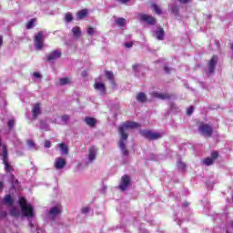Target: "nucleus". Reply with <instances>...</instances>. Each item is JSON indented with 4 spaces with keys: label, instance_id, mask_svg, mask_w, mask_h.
<instances>
[{
    "label": "nucleus",
    "instance_id": "obj_1",
    "mask_svg": "<svg viewBox=\"0 0 233 233\" xmlns=\"http://www.w3.org/2000/svg\"><path fill=\"white\" fill-rule=\"evenodd\" d=\"M141 127V124L137 122H132V121H126L124 124L120 127H118V132L120 134L121 140L118 143V147L123 154V156H128L129 151L127 149V145H125L124 141H127L128 139V133L127 131L131 128H139Z\"/></svg>",
    "mask_w": 233,
    "mask_h": 233
},
{
    "label": "nucleus",
    "instance_id": "obj_2",
    "mask_svg": "<svg viewBox=\"0 0 233 233\" xmlns=\"http://www.w3.org/2000/svg\"><path fill=\"white\" fill-rule=\"evenodd\" d=\"M22 212L25 218H34V208L26 204V198L21 197L18 200Z\"/></svg>",
    "mask_w": 233,
    "mask_h": 233
},
{
    "label": "nucleus",
    "instance_id": "obj_3",
    "mask_svg": "<svg viewBox=\"0 0 233 233\" xmlns=\"http://www.w3.org/2000/svg\"><path fill=\"white\" fill-rule=\"evenodd\" d=\"M198 134L200 136H204L205 137H211L212 134H214V128L210 124H205V122H201L198 127Z\"/></svg>",
    "mask_w": 233,
    "mask_h": 233
},
{
    "label": "nucleus",
    "instance_id": "obj_4",
    "mask_svg": "<svg viewBox=\"0 0 233 233\" xmlns=\"http://www.w3.org/2000/svg\"><path fill=\"white\" fill-rule=\"evenodd\" d=\"M35 46L36 50H43L45 46V35H43V31H40L35 36Z\"/></svg>",
    "mask_w": 233,
    "mask_h": 233
},
{
    "label": "nucleus",
    "instance_id": "obj_5",
    "mask_svg": "<svg viewBox=\"0 0 233 233\" xmlns=\"http://www.w3.org/2000/svg\"><path fill=\"white\" fill-rule=\"evenodd\" d=\"M151 96L154 99H161L162 101H170L174 97V95L168 93H159L153 91Z\"/></svg>",
    "mask_w": 233,
    "mask_h": 233
},
{
    "label": "nucleus",
    "instance_id": "obj_6",
    "mask_svg": "<svg viewBox=\"0 0 233 233\" xmlns=\"http://www.w3.org/2000/svg\"><path fill=\"white\" fill-rule=\"evenodd\" d=\"M141 136L149 141H156V139H161V134L154 133L150 130H144L141 132Z\"/></svg>",
    "mask_w": 233,
    "mask_h": 233
},
{
    "label": "nucleus",
    "instance_id": "obj_7",
    "mask_svg": "<svg viewBox=\"0 0 233 233\" xmlns=\"http://www.w3.org/2000/svg\"><path fill=\"white\" fill-rule=\"evenodd\" d=\"M139 21L147 23L149 25H154L157 23L156 17L147 15V14H138Z\"/></svg>",
    "mask_w": 233,
    "mask_h": 233
},
{
    "label": "nucleus",
    "instance_id": "obj_8",
    "mask_svg": "<svg viewBox=\"0 0 233 233\" xmlns=\"http://www.w3.org/2000/svg\"><path fill=\"white\" fill-rule=\"evenodd\" d=\"M216 65H218V56H213L210 60L208 62V76H212L216 72Z\"/></svg>",
    "mask_w": 233,
    "mask_h": 233
},
{
    "label": "nucleus",
    "instance_id": "obj_9",
    "mask_svg": "<svg viewBox=\"0 0 233 233\" xmlns=\"http://www.w3.org/2000/svg\"><path fill=\"white\" fill-rule=\"evenodd\" d=\"M130 176L128 175H124L122 177H121V180H120V184L118 185V188L122 191V192H125L128 187L130 186Z\"/></svg>",
    "mask_w": 233,
    "mask_h": 233
},
{
    "label": "nucleus",
    "instance_id": "obj_10",
    "mask_svg": "<svg viewBox=\"0 0 233 233\" xmlns=\"http://www.w3.org/2000/svg\"><path fill=\"white\" fill-rule=\"evenodd\" d=\"M219 157V152L213 151L211 152V157H208L203 160L204 165L207 167H210V165H214V161Z\"/></svg>",
    "mask_w": 233,
    "mask_h": 233
},
{
    "label": "nucleus",
    "instance_id": "obj_11",
    "mask_svg": "<svg viewBox=\"0 0 233 233\" xmlns=\"http://www.w3.org/2000/svg\"><path fill=\"white\" fill-rule=\"evenodd\" d=\"M62 53L59 50H54L46 56V61H54L56 59H59L61 57Z\"/></svg>",
    "mask_w": 233,
    "mask_h": 233
},
{
    "label": "nucleus",
    "instance_id": "obj_12",
    "mask_svg": "<svg viewBox=\"0 0 233 233\" xmlns=\"http://www.w3.org/2000/svg\"><path fill=\"white\" fill-rule=\"evenodd\" d=\"M33 119H37V116L41 114V103L37 102L35 104L33 109L31 110Z\"/></svg>",
    "mask_w": 233,
    "mask_h": 233
},
{
    "label": "nucleus",
    "instance_id": "obj_13",
    "mask_svg": "<svg viewBox=\"0 0 233 233\" xmlns=\"http://www.w3.org/2000/svg\"><path fill=\"white\" fill-rule=\"evenodd\" d=\"M55 167H56V170H61V169L65 168V167H66V160L63 157H57Z\"/></svg>",
    "mask_w": 233,
    "mask_h": 233
},
{
    "label": "nucleus",
    "instance_id": "obj_14",
    "mask_svg": "<svg viewBox=\"0 0 233 233\" xmlns=\"http://www.w3.org/2000/svg\"><path fill=\"white\" fill-rule=\"evenodd\" d=\"M94 89L98 90L102 96L106 95V87L105 86L104 83L97 82L94 84Z\"/></svg>",
    "mask_w": 233,
    "mask_h": 233
},
{
    "label": "nucleus",
    "instance_id": "obj_15",
    "mask_svg": "<svg viewBox=\"0 0 233 233\" xmlns=\"http://www.w3.org/2000/svg\"><path fill=\"white\" fill-rule=\"evenodd\" d=\"M61 214V209L57 207H53L49 210L50 219H55L56 216H59Z\"/></svg>",
    "mask_w": 233,
    "mask_h": 233
},
{
    "label": "nucleus",
    "instance_id": "obj_16",
    "mask_svg": "<svg viewBox=\"0 0 233 233\" xmlns=\"http://www.w3.org/2000/svg\"><path fill=\"white\" fill-rule=\"evenodd\" d=\"M85 123L88 127H91V128H94V127H96V125L97 124V120H96V118H94V117L86 116L85 118Z\"/></svg>",
    "mask_w": 233,
    "mask_h": 233
},
{
    "label": "nucleus",
    "instance_id": "obj_17",
    "mask_svg": "<svg viewBox=\"0 0 233 233\" xmlns=\"http://www.w3.org/2000/svg\"><path fill=\"white\" fill-rule=\"evenodd\" d=\"M72 33L74 37H76V39H79V37H81V28L79 26H75L72 28Z\"/></svg>",
    "mask_w": 233,
    "mask_h": 233
},
{
    "label": "nucleus",
    "instance_id": "obj_18",
    "mask_svg": "<svg viewBox=\"0 0 233 233\" xmlns=\"http://www.w3.org/2000/svg\"><path fill=\"white\" fill-rule=\"evenodd\" d=\"M86 15H88V10L86 9H82L78 11L76 14V17L78 20L85 19Z\"/></svg>",
    "mask_w": 233,
    "mask_h": 233
},
{
    "label": "nucleus",
    "instance_id": "obj_19",
    "mask_svg": "<svg viewBox=\"0 0 233 233\" xmlns=\"http://www.w3.org/2000/svg\"><path fill=\"white\" fill-rule=\"evenodd\" d=\"M156 35H157V39H158V41H163V39H165V30H163V28H159L156 32Z\"/></svg>",
    "mask_w": 233,
    "mask_h": 233
},
{
    "label": "nucleus",
    "instance_id": "obj_20",
    "mask_svg": "<svg viewBox=\"0 0 233 233\" xmlns=\"http://www.w3.org/2000/svg\"><path fill=\"white\" fill-rule=\"evenodd\" d=\"M137 101L139 103H147V95L143 92H140L137 96Z\"/></svg>",
    "mask_w": 233,
    "mask_h": 233
},
{
    "label": "nucleus",
    "instance_id": "obj_21",
    "mask_svg": "<svg viewBox=\"0 0 233 233\" xmlns=\"http://www.w3.org/2000/svg\"><path fill=\"white\" fill-rule=\"evenodd\" d=\"M4 203H5V205H9V207H13L14 206V198H12L11 195H6L4 198Z\"/></svg>",
    "mask_w": 233,
    "mask_h": 233
},
{
    "label": "nucleus",
    "instance_id": "obj_22",
    "mask_svg": "<svg viewBox=\"0 0 233 233\" xmlns=\"http://www.w3.org/2000/svg\"><path fill=\"white\" fill-rule=\"evenodd\" d=\"M88 158L89 161H94V159H96V147H92L89 149Z\"/></svg>",
    "mask_w": 233,
    "mask_h": 233
},
{
    "label": "nucleus",
    "instance_id": "obj_23",
    "mask_svg": "<svg viewBox=\"0 0 233 233\" xmlns=\"http://www.w3.org/2000/svg\"><path fill=\"white\" fill-rule=\"evenodd\" d=\"M3 163L8 161V148L6 146H3Z\"/></svg>",
    "mask_w": 233,
    "mask_h": 233
},
{
    "label": "nucleus",
    "instance_id": "obj_24",
    "mask_svg": "<svg viewBox=\"0 0 233 233\" xmlns=\"http://www.w3.org/2000/svg\"><path fill=\"white\" fill-rule=\"evenodd\" d=\"M58 148H60V150L66 155H68V146H66V144L65 143L58 144Z\"/></svg>",
    "mask_w": 233,
    "mask_h": 233
},
{
    "label": "nucleus",
    "instance_id": "obj_25",
    "mask_svg": "<svg viewBox=\"0 0 233 233\" xmlns=\"http://www.w3.org/2000/svg\"><path fill=\"white\" fill-rule=\"evenodd\" d=\"M106 77L109 81H112L113 85H116V82L114 81V73H112V71H106Z\"/></svg>",
    "mask_w": 233,
    "mask_h": 233
},
{
    "label": "nucleus",
    "instance_id": "obj_26",
    "mask_svg": "<svg viewBox=\"0 0 233 233\" xmlns=\"http://www.w3.org/2000/svg\"><path fill=\"white\" fill-rule=\"evenodd\" d=\"M59 84L61 85V86H65V85H70V78L69 77L59 78Z\"/></svg>",
    "mask_w": 233,
    "mask_h": 233
},
{
    "label": "nucleus",
    "instance_id": "obj_27",
    "mask_svg": "<svg viewBox=\"0 0 233 233\" xmlns=\"http://www.w3.org/2000/svg\"><path fill=\"white\" fill-rule=\"evenodd\" d=\"M35 21H37V19L33 18V19H31V20L27 23V25H26L27 30H32V28H34V25H35Z\"/></svg>",
    "mask_w": 233,
    "mask_h": 233
},
{
    "label": "nucleus",
    "instance_id": "obj_28",
    "mask_svg": "<svg viewBox=\"0 0 233 233\" xmlns=\"http://www.w3.org/2000/svg\"><path fill=\"white\" fill-rule=\"evenodd\" d=\"M3 164L5 165V172H7V174L10 173L11 170H14V167H12V165H10L8 161L3 162Z\"/></svg>",
    "mask_w": 233,
    "mask_h": 233
},
{
    "label": "nucleus",
    "instance_id": "obj_29",
    "mask_svg": "<svg viewBox=\"0 0 233 233\" xmlns=\"http://www.w3.org/2000/svg\"><path fill=\"white\" fill-rule=\"evenodd\" d=\"M10 216H12V218H19V210L17 209V208H13L11 209Z\"/></svg>",
    "mask_w": 233,
    "mask_h": 233
},
{
    "label": "nucleus",
    "instance_id": "obj_30",
    "mask_svg": "<svg viewBox=\"0 0 233 233\" xmlns=\"http://www.w3.org/2000/svg\"><path fill=\"white\" fill-rule=\"evenodd\" d=\"M170 10L174 15H179V7L177 5H172L170 7Z\"/></svg>",
    "mask_w": 233,
    "mask_h": 233
},
{
    "label": "nucleus",
    "instance_id": "obj_31",
    "mask_svg": "<svg viewBox=\"0 0 233 233\" xmlns=\"http://www.w3.org/2000/svg\"><path fill=\"white\" fill-rule=\"evenodd\" d=\"M65 19L67 23H70L74 20V16L72 15V13H66L65 15Z\"/></svg>",
    "mask_w": 233,
    "mask_h": 233
},
{
    "label": "nucleus",
    "instance_id": "obj_32",
    "mask_svg": "<svg viewBox=\"0 0 233 233\" xmlns=\"http://www.w3.org/2000/svg\"><path fill=\"white\" fill-rule=\"evenodd\" d=\"M126 19L125 18H118L116 23L118 26H125V23H126Z\"/></svg>",
    "mask_w": 233,
    "mask_h": 233
},
{
    "label": "nucleus",
    "instance_id": "obj_33",
    "mask_svg": "<svg viewBox=\"0 0 233 233\" xmlns=\"http://www.w3.org/2000/svg\"><path fill=\"white\" fill-rule=\"evenodd\" d=\"M7 127H8L9 130H12L14 128V127H15V121L14 119H10L7 122Z\"/></svg>",
    "mask_w": 233,
    "mask_h": 233
},
{
    "label": "nucleus",
    "instance_id": "obj_34",
    "mask_svg": "<svg viewBox=\"0 0 233 233\" xmlns=\"http://www.w3.org/2000/svg\"><path fill=\"white\" fill-rule=\"evenodd\" d=\"M177 167L180 170H187V164H185L184 162L182 161H179L177 163Z\"/></svg>",
    "mask_w": 233,
    "mask_h": 233
},
{
    "label": "nucleus",
    "instance_id": "obj_35",
    "mask_svg": "<svg viewBox=\"0 0 233 233\" xmlns=\"http://www.w3.org/2000/svg\"><path fill=\"white\" fill-rule=\"evenodd\" d=\"M153 8H154L156 14H157V15H161L162 11H161V8H159V7L157 6V5H153Z\"/></svg>",
    "mask_w": 233,
    "mask_h": 233
},
{
    "label": "nucleus",
    "instance_id": "obj_36",
    "mask_svg": "<svg viewBox=\"0 0 233 233\" xmlns=\"http://www.w3.org/2000/svg\"><path fill=\"white\" fill-rule=\"evenodd\" d=\"M27 146L30 148H35V143H34V140H27Z\"/></svg>",
    "mask_w": 233,
    "mask_h": 233
},
{
    "label": "nucleus",
    "instance_id": "obj_37",
    "mask_svg": "<svg viewBox=\"0 0 233 233\" xmlns=\"http://www.w3.org/2000/svg\"><path fill=\"white\" fill-rule=\"evenodd\" d=\"M193 113H194V106H189V107L187 108V116H192Z\"/></svg>",
    "mask_w": 233,
    "mask_h": 233
},
{
    "label": "nucleus",
    "instance_id": "obj_38",
    "mask_svg": "<svg viewBox=\"0 0 233 233\" xmlns=\"http://www.w3.org/2000/svg\"><path fill=\"white\" fill-rule=\"evenodd\" d=\"M87 35H94V27L89 26V27L87 28Z\"/></svg>",
    "mask_w": 233,
    "mask_h": 233
},
{
    "label": "nucleus",
    "instance_id": "obj_39",
    "mask_svg": "<svg viewBox=\"0 0 233 233\" xmlns=\"http://www.w3.org/2000/svg\"><path fill=\"white\" fill-rule=\"evenodd\" d=\"M62 121H65L66 123L68 119H70V116L68 115H64L61 116Z\"/></svg>",
    "mask_w": 233,
    "mask_h": 233
},
{
    "label": "nucleus",
    "instance_id": "obj_40",
    "mask_svg": "<svg viewBox=\"0 0 233 233\" xmlns=\"http://www.w3.org/2000/svg\"><path fill=\"white\" fill-rule=\"evenodd\" d=\"M124 46L126 48H132V46H134V42L125 43Z\"/></svg>",
    "mask_w": 233,
    "mask_h": 233
},
{
    "label": "nucleus",
    "instance_id": "obj_41",
    "mask_svg": "<svg viewBox=\"0 0 233 233\" xmlns=\"http://www.w3.org/2000/svg\"><path fill=\"white\" fill-rule=\"evenodd\" d=\"M33 76L36 78V79H41L42 76L40 73L35 72L33 73Z\"/></svg>",
    "mask_w": 233,
    "mask_h": 233
},
{
    "label": "nucleus",
    "instance_id": "obj_42",
    "mask_svg": "<svg viewBox=\"0 0 233 233\" xmlns=\"http://www.w3.org/2000/svg\"><path fill=\"white\" fill-rule=\"evenodd\" d=\"M89 211H90V208H88V207H86V208H82L83 214H86V213H88Z\"/></svg>",
    "mask_w": 233,
    "mask_h": 233
},
{
    "label": "nucleus",
    "instance_id": "obj_43",
    "mask_svg": "<svg viewBox=\"0 0 233 233\" xmlns=\"http://www.w3.org/2000/svg\"><path fill=\"white\" fill-rule=\"evenodd\" d=\"M50 145H51V143H50L49 140H46V141H45V147H46V148H50Z\"/></svg>",
    "mask_w": 233,
    "mask_h": 233
},
{
    "label": "nucleus",
    "instance_id": "obj_44",
    "mask_svg": "<svg viewBox=\"0 0 233 233\" xmlns=\"http://www.w3.org/2000/svg\"><path fill=\"white\" fill-rule=\"evenodd\" d=\"M182 5H187L190 3V0H178Z\"/></svg>",
    "mask_w": 233,
    "mask_h": 233
},
{
    "label": "nucleus",
    "instance_id": "obj_45",
    "mask_svg": "<svg viewBox=\"0 0 233 233\" xmlns=\"http://www.w3.org/2000/svg\"><path fill=\"white\" fill-rule=\"evenodd\" d=\"M164 70H165V72L167 73V74H170V67H168V66H164Z\"/></svg>",
    "mask_w": 233,
    "mask_h": 233
},
{
    "label": "nucleus",
    "instance_id": "obj_46",
    "mask_svg": "<svg viewBox=\"0 0 233 233\" xmlns=\"http://www.w3.org/2000/svg\"><path fill=\"white\" fill-rule=\"evenodd\" d=\"M118 3H122V5H126V3H128L130 0H116Z\"/></svg>",
    "mask_w": 233,
    "mask_h": 233
},
{
    "label": "nucleus",
    "instance_id": "obj_47",
    "mask_svg": "<svg viewBox=\"0 0 233 233\" xmlns=\"http://www.w3.org/2000/svg\"><path fill=\"white\" fill-rule=\"evenodd\" d=\"M137 68H139V65H138V64L133 65V70H134L135 72L137 70Z\"/></svg>",
    "mask_w": 233,
    "mask_h": 233
},
{
    "label": "nucleus",
    "instance_id": "obj_48",
    "mask_svg": "<svg viewBox=\"0 0 233 233\" xmlns=\"http://www.w3.org/2000/svg\"><path fill=\"white\" fill-rule=\"evenodd\" d=\"M0 216H1L2 218H6V216H7L6 211H3V212L0 214Z\"/></svg>",
    "mask_w": 233,
    "mask_h": 233
},
{
    "label": "nucleus",
    "instance_id": "obj_49",
    "mask_svg": "<svg viewBox=\"0 0 233 233\" xmlns=\"http://www.w3.org/2000/svg\"><path fill=\"white\" fill-rule=\"evenodd\" d=\"M5 187V184L3 181H0V191L3 190V187Z\"/></svg>",
    "mask_w": 233,
    "mask_h": 233
},
{
    "label": "nucleus",
    "instance_id": "obj_50",
    "mask_svg": "<svg viewBox=\"0 0 233 233\" xmlns=\"http://www.w3.org/2000/svg\"><path fill=\"white\" fill-rule=\"evenodd\" d=\"M86 76H87L86 71H83V72H82V76H83V77H86Z\"/></svg>",
    "mask_w": 233,
    "mask_h": 233
},
{
    "label": "nucleus",
    "instance_id": "obj_51",
    "mask_svg": "<svg viewBox=\"0 0 233 233\" xmlns=\"http://www.w3.org/2000/svg\"><path fill=\"white\" fill-rule=\"evenodd\" d=\"M3 46V36H0V48Z\"/></svg>",
    "mask_w": 233,
    "mask_h": 233
},
{
    "label": "nucleus",
    "instance_id": "obj_52",
    "mask_svg": "<svg viewBox=\"0 0 233 233\" xmlns=\"http://www.w3.org/2000/svg\"><path fill=\"white\" fill-rule=\"evenodd\" d=\"M184 207H188V202H185Z\"/></svg>",
    "mask_w": 233,
    "mask_h": 233
},
{
    "label": "nucleus",
    "instance_id": "obj_53",
    "mask_svg": "<svg viewBox=\"0 0 233 233\" xmlns=\"http://www.w3.org/2000/svg\"><path fill=\"white\" fill-rule=\"evenodd\" d=\"M231 50H232V52H233V44L231 45Z\"/></svg>",
    "mask_w": 233,
    "mask_h": 233
},
{
    "label": "nucleus",
    "instance_id": "obj_54",
    "mask_svg": "<svg viewBox=\"0 0 233 233\" xmlns=\"http://www.w3.org/2000/svg\"><path fill=\"white\" fill-rule=\"evenodd\" d=\"M1 145H2V140H1V138H0V147H1Z\"/></svg>",
    "mask_w": 233,
    "mask_h": 233
}]
</instances>
